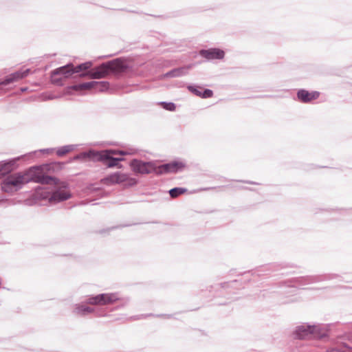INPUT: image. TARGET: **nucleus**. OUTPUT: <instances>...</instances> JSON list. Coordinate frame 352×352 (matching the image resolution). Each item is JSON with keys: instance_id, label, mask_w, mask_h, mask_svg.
I'll use <instances>...</instances> for the list:
<instances>
[{"instance_id": "f257e3e1", "label": "nucleus", "mask_w": 352, "mask_h": 352, "mask_svg": "<svg viewBox=\"0 0 352 352\" xmlns=\"http://www.w3.org/2000/svg\"><path fill=\"white\" fill-rule=\"evenodd\" d=\"M50 168L51 166L49 164L31 167L25 171L28 183L33 181L42 184H57L56 178L47 175Z\"/></svg>"}, {"instance_id": "f03ea898", "label": "nucleus", "mask_w": 352, "mask_h": 352, "mask_svg": "<svg viewBox=\"0 0 352 352\" xmlns=\"http://www.w3.org/2000/svg\"><path fill=\"white\" fill-rule=\"evenodd\" d=\"M106 185L122 184L126 187L132 186L136 184L137 181L134 178L129 177L126 174L117 172L108 175L102 180Z\"/></svg>"}, {"instance_id": "7ed1b4c3", "label": "nucleus", "mask_w": 352, "mask_h": 352, "mask_svg": "<svg viewBox=\"0 0 352 352\" xmlns=\"http://www.w3.org/2000/svg\"><path fill=\"white\" fill-rule=\"evenodd\" d=\"M28 183V179L25 172L11 175L6 177L2 184V189L6 192H10L12 188H20Z\"/></svg>"}, {"instance_id": "20e7f679", "label": "nucleus", "mask_w": 352, "mask_h": 352, "mask_svg": "<svg viewBox=\"0 0 352 352\" xmlns=\"http://www.w3.org/2000/svg\"><path fill=\"white\" fill-rule=\"evenodd\" d=\"M120 299L117 293H106L89 297L87 299V303L92 305H112Z\"/></svg>"}, {"instance_id": "39448f33", "label": "nucleus", "mask_w": 352, "mask_h": 352, "mask_svg": "<svg viewBox=\"0 0 352 352\" xmlns=\"http://www.w3.org/2000/svg\"><path fill=\"white\" fill-rule=\"evenodd\" d=\"M297 338L300 339L305 338H320L324 336L321 329L318 326H310L303 324L298 327L296 331Z\"/></svg>"}, {"instance_id": "423d86ee", "label": "nucleus", "mask_w": 352, "mask_h": 352, "mask_svg": "<svg viewBox=\"0 0 352 352\" xmlns=\"http://www.w3.org/2000/svg\"><path fill=\"white\" fill-rule=\"evenodd\" d=\"M57 183L56 185H59L58 188L49 197V201L50 203L63 201L71 197V193L69 190L67 189L65 183L62 182L59 184L58 182Z\"/></svg>"}, {"instance_id": "0eeeda50", "label": "nucleus", "mask_w": 352, "mask_h": 352, "mask_svg": "<svg viewBox=\"0 0 352 352\" xmlns=\"http://www.w3.org/2000/svg\"><path fill=\"white\" fill-rule=\"evenodd\" d=\"M109 157L107 151L95 152L90 151L89 152L82 153L77 156L75 159L86 160L87 159L92 161H103Z\"/></svg>"}, {"instance_id": "6e6552de", "label": "nucleus", "mask_w": 352, "mask_h": 352, "mask_svg": "<svg viewBox=\"0 0 352 352\" xmlns=\"http://www.w3.org/2000/svg\"><path fill=\"white\" fill-rule=\"evenodd\" d=\"M133 170L141 174H148L154 170V166L151 163L143 162L133 160L130 164Z\"/></svg>"}, {"instance_id": "1a4fd4ad", "label": "nucleus", "mask_w": 352, "mask_h": 352, "mask_svg": "<svg viewBox=\"0 0 352 352\" xmlns=\"http://www.w3.org/2000/svg\"><path fill=\"white\" fill-rule=\"evenodd\" d=\"M185 168V164L182 162H173L168 164H163L158 167L157 173H176Z\"/></svg>"}, {"instance_id": "9d476101", "label": "nucleus", "mask_w": 352, "mask_h": 352, "mask_svg": "<svg viewBox=\"0 0 352 352\" xmlns=\"http://www.w3.org/2000/svg\"><path fill=\"white\" fill-rule=\"evenodd\" d=\"M105 151L108 152L109 157L105 159L102 162L107 161L106 165L108 167L118 166L119 168H120L121 166H118V162L119 161L123 160L122 158H114V157H112L111 156V155L120 154V155H132V154H133V152H127V151H114V150H106Z\"/></svg>"}, {"instance_id": "9b49d317", "label": "nucleus", "mask_w": 352, "mask_h": 352, "mask_svg": "<svg viewBox=\"0 0 352 352\" xmlns=\"http://www.w3.org/2000/svg\"><path fill=\"white\" fill-rule=\"evenodd\" d=\"M298 98L302 102H311L318 98L320 93L316 91H308L305 89H300L297 94Z\"/></svg>"}, {"instance_id": "f8f14e48", "label": "nucleus", "mask_w": 352, "mask_h": 352, "mask_svg": "<svg viewBox=\"0 0 352 352\" xmlns=\"http://www.w3.org/2000/svg\"><path fill=\"white\" fill-rule=\"evenodd\" d=\"M200 54L207 59H222L225 53L219 49H210L208 50H201Z\"/></svg>"}, {"instance_id": "ddd939ff", "label": "nucleus", "mask_w": 352, "mask_h": 352, "mask_svg": "<svg viewBox=\"0 0 352 352\" xmlns=\"http://www.w3.org/2000/svg\"><path fill=\"white\" fill-rule=\"evenodd\" d=\"M30 73V69H26L23 71H18L16 72L10 76H8L2 82V85H8L9 83L18 81L20 79H22L26 77Z\"/></svg>"}, {"instance_id": "4468645a", "label": "nucleus", "mask_w": 352, "mask_h": 352, "mask_svg": "<svg viewBox=\"0 0 352 352\" xmlns=\"http://www.w3.org/2000/svg\"><path fill=\"white\" fill-rule=\"evenodd\" d=\"M109 73L107 63H104L89 72V75L92 78L100 79L105 77Z\"/></svg>"}, {"instance_id": "2eb2a0df", "label": "nucleus", "mask_w": 352, "mask_h": 352, "mask_svg": "<svg viewBox=\"0 0 352 352\" xmlns=\"http://www.w3.org/2000/svg\"><path fill=\"white\" fill-rule=\"evenodd\" d=\"M109 72H121L126 68L124 63L120 59H116L107 63Z\"/></svg>"}, {"instance_id": "dca6fc26", "label": "nucleus", "mask_w": 352, "mask_h": 352, "mask_svg": "<svg viewBox=\"0 0 352 352\" xmlns=\"http://www.w3.org/2000/svg\"><path fill=\"white\" fill-rule=\"evenodd\" d=\"M16 168V162L14 161H10L2 164L0 167V174L6 175Z\"/></svg>"}, {"instance_id": "f3484780", "label": "nucleus", "mask_w": 352, "mask_h": 352, "mask_svg": "<svg viewBox=\"0 0 352 352\" xmlns=\"http://www.w3.org/2000/svg\"><path fill=\"white\" fill-rule=\"evenodd\" d=\"M190 68V66L183 67L175 69L166 74V77H179L187 74L188 70Z\"/></svg>"}, {"instance_id": "a211bd4d", "label": "nucleus", "mask_w": 352, "mask_h": 352, "mask_svg": "<svg viewBox=\"0 0 352 352\" xmlns=\"http://www.w3.org/2000/svg\"><path fill=\"white\" fill-rule=\"evenodd\" d=\"M74 73H75V72H74V66L71 65L61 67L53 72V74H63L65 77Z\"/></svg>"}, {"instance_id": "6ab92c4d", "label": "nucleus", "mask_w": 352, "mask_h": 352, "mask_svg": "<svg viewBox=\"0 0 352 352\" xmlns=\"http://www.w3.org/2000/svg\"><path fill=\"white\" fill-rule=\"evenodd\" d=\"M94 311V309L86 305H78L76 308L75 312L78 315H85Z\"/></svg>"}, {"instance_id": "aec40b11", "label": "nucleus", "mask_w": 352, "mask_h": 352, "mask_svg": "<svg viewBox=\"0 0 352 352\" xmlns=\"http://www.w3.org/2000/svg\"><path fill=\"white\" fill-rule=\"evenodd\" d=\"M187 190L184 188H174L169 190L170 196L172 198H176L178 196L184 194Z\"/></svg>"}, {"instance_id": "412c9836", "label": "nucleus", "mask_w": 352, "mask_h": 352, "mask_svg": "<svg viewBox=\"0 0 352 352\" xmlns=\"http://www.w3.org/2000/svg\"><path fill=\"white\" fill-rule=\"evenodd\" d=\"M73 149L74 147L72 145L64 146L58 148L56 154L58 156L62 157L71 152Z\"/></svg>"}, {"instance_id": "4be33fe9", "label": "nucleus", "mask_w": 352, "mask_h": 352, "mask_svg": "<svg viewBox=\"0 0 352 352\" xmlns=\"http://www.w3.org/2000/svg\"><path fill=\"white\" fill-rule=\"evenodd\" d=\"M91 66V63L90 62H87L82 64L79 65L78 66L74 67V72L75 73H78L81 71L87 70L89 69Z\"/></svg>"}, {"instance_id": "5701e85b", "label": "nucleus", "mask_w": 352, "mask_h": 352, "mask_svg": "<svg viewBox=\"0 0 352 352\" xmlns=\"http://www.w3.org/2000/svg\"><path fill=\"white\" fill-rule=\"evenodd\" d=\"M94 82H85L78 85L73 86L74 90L89 89L93 87Z\"/></svg>"}, {"instance_id": "b1692460", "label": "nucleus", "mask_w": 352, "mask_h": 352, "mask_svg": "<svg viewBox=\"0 0 352 352\" xmlns=\"http://www.w3.org/2000/svg\"><path fill=\"white\" fill-rule=\"evenodd\" d=\"M160 105L164 109L168 111H175L176 109L175 104L173 102H162L160 103Z\"/></svg>"}, {"instance_id": "393cba45", "label": "nucleus", "mask_w": 352, "mask_h": 352, "mask_svg": "<svg viewBox=\"0 0 352 352\" xmlns=\"http://www.w3.org/2000/svg\"><path fill=\"white\" fill-rule=\"evenodd\" d=\"M189 90L191 91L193 94H195L196 96L201 97L202 95V88L201 87H189Z\"/></svg>"}, {"instance_id": "a878e982", "label": "nucleus", "mask_w": 352, "mask_h": 352, "mask_svg": "<svg viewBox=\"0 0 352 352\" xmlns=\"http://www.w3.org/2000/svg\"><path fill=\"white\" fill-rule=\"evenodd\" d=\"M213 96V92L210 89H205L202 91L201 98H211Z\"/></svg>"}, {"instance_id": "bb28decb", "label": "nucleus", "mask_w": 352, "mask_h": 352, "mask_svg": "<svg viewBox=\"0 0 352 352\" xmlns=\"http://www.w3.org/2000/svg\"><path fill=\"white\" fill-rule=\"evenodd\" d=\"M48 197V195H42L43 199H47Z\"/></svg>"}]
</instances>
